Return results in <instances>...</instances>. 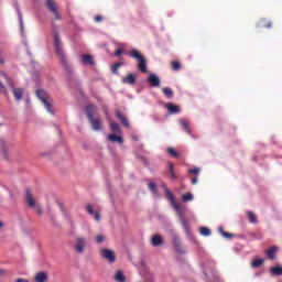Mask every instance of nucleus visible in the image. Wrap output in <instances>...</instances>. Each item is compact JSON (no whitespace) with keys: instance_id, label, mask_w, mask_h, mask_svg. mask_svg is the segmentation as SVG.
I'll list each match as a JSON object with an SVG mask.
<instances>
[{"instance_id":"f257e3e1","label":"nucleus","mask_w":282,"mask_h":282,"mask_svg":"<svg viewBox=\"0 0 282 282\" xmlns=\"http://www.w3.org/2000/svg\"><path fill=\"white\" fill-rule=\"evenodd\" d=\"M6 85H8L12 89L15 100H21L23 98V88H14L12 79H10V77H8L6 73L0 72V91L2 94H8Z\"/></svg>"},{"instance_id":"f03ea898","label":"nucleus","mask_w":282,"mask_h":282,"mask_svg":"<svg viewBox=\"0 0 282 282\" xmlns=\"http://www.w3.org/2000/svg\"><path fill=\"white\" fill-rule=\"evenodd\" d=\"M53 39H54V47L57 56H59L66 69H69V66H67V62H65V52H63V42H61V35L58 34V31H56V29H53Z\"/></svg>"},{"instance_id":"7ed1b4c3","label":"nucleus","mask_w":282,"mask_h":282,"mask_svg":"<svg viewBox=\"0 0 282 282\" xmlns=\"http://www.w3.org/2000/svg\"><path fill=\"white\" fill-rule=\"evenodd\" d=\"M94 111H96V106L88 105L86 107L87 118H88L94 131H100V129H102V120L100 118H94Z\"/></svg>"},{"instance_id":"20e7f679","label":"nucleus","mask_w":282,"mask_h":282,"mask_svg":"<svg viewBox=\"0 0 282 282\" xmlns=\"http://www.w3.org/2000/svg\"><path fill=\"white\" fill-rule=\"evenodd\" d=\"M130 57L134 58V61H138V69L142 74H147V58L143 57L142 53L138 50H132L130 52Z\"/></svg>"},{"instance_id":"39448f33","label":"nucleus","mask_w":282,"mask_h":282,"mask_svg":"<svg viewBox=\"0 0 282 282\" xmlns=\"http://www.w3.org/2000/svg\"><path fill=\"white\" fill-rule=\"evenodd\" d=\"M36 96L43 102L45 109H47V112L54 113V109H52V98L47 95V93L45 90H37Z\"/></svg>"},{"instance_id":"423d86ee","label":"nucleus","mask_w":282,"mask_h":282,"mask_svg":"<svg viewBox=\"0 0 282 282\" xmlns=\"http://www.w3.org/2000/svg\"><path fill=\"white\" fill-rule=\"evenodd\" d=\"M25 202H26L29 208H34L36 210L37 215H43V207H41V205L36 204L34 196H32V191H30V189H25Z\"/></svg>"},{"instance_id":"0eeeda50","label":"nucleus","mask_w":282,"mask_h":282,"mask_svg":"<svg viewBox=\"0 0 282 282\" xmlns=\"http://www.w3.org/2000/svg\"><path fill=\"white\" fill-rule=\"evenodd\" d=\"M85 248H87V238L84 236H77L75 238L74 250L77 254H83V252H85Z\"/></svg>"},{"instance_id":"6e6552de","label":"nucleus","mask_w":282,"mask_h":282,"mask_svg":"<svg viewBox=\"0 0 282 282\" xmlns=\"http://www.w3.org/2000/svg\"><path fill=\"white\" fill-rule=\"evenodd\" d=\"M46 7L47 10H50V12L53 13V17H55L56 21H61V19H63L61 12L58 11V7L56 6V2L54 0H47Z\"/></svg>"},{"instance_id":"1a4fd4ad","label":"nucleus","mask_w":282,"mask_h":282,"mask_svg":"<svg viewBox=\"0 0 282 282\" xmlns=\"http://www.w3.org/2000/svg\"><path fill=\"white\" fill-rule=\"evenodd\" d=\"M165 197L166 199H169L171 206L174 207V210H176V213H182V205L175 202V196L173 195V193H171V191H169V188H165Z\"/></svg>"},{"instance_id":"9d476101","label":"nucleus","mask_w":282,"mask_h":282,"mask_svg":"<svg viewBox=\"0 0 282 282\" xmlns=\"http://www.w3.org/2000/svg\"><path fill=\"white\" fill-rule=\"evenodd\" d=\"M100 254L104 259L109 261V263H116V252L111 249H101Z\"/></svg>"},{"instance_id":"9b49d317","label":"nucleus","mask_w":282,"mask_h":282,"mask_svg":"<svg viewBox=\"0 0 282 282\" xmlns=\"http://www.w3.org/2000/svg\"><path fill=\"white\" fill-rule=\"evenodd\" d=\"M116 117L120 120L121 124L126 127V129H130L131 124L129 123V119L122 113L120 110L116 111Z\"/></svg>"},{"instance_id":"f8f14e48","label":"nucleus","mask_w":282,"mask_h":282,"mask_svg":"<svg viewBox=\"0 0 282 282\" xmlns=\"http://www.w3.org/2000/svg\"><path fill=\"white\" fill-rule=\"evenodd\" d=\"M148 83L151 87H160V77L152 73L149 75Z\"/></svg>"},{"instance_id":"ddd939ff","label":"nucleus","mask_w":282,"mask_h":282,"mask_svg":"<svg viewBox=\"0 0 282 282\" xmlns=\"http://www.w3.org/2000/svg\"><path fill=\"white\" fill-rule=\"evenodd\" d=\"M180 220H181V224H182V227L184 228L185 232H191V227L188 226V219H186V217H184L183 214H181L180 212Z\"/></svg>"},{"instance_id":"4468645a","label":"nucleus","mask_w":282,"mask_h":282,"mask_svg":"<svg viewBox=\"0 0 282 282\" xmlns=\"http://www.w3.org/2000/svg\"><path fill=\"white\" fill-rule=\"evenodd\" d=\"M50 276H47L46 272H37L34 276L35 282H47Z\"/></svg>"},{"instance_id":"2eb2a0df","label":"nucleus","mask_w":282,"mask_h":282,"mask_svg":"<svg viewBox=\"0 0 282 282\" xmlns=\"http://www.w3.org/2000/svg\"><path fill=\"white\" fill-rule=\"evenodd\" d=\"M165 109H167L169 113H180V106L172 102L166 104Z\"/></svg>"},{"instance_id":"dca6fc26","label":"nucleus","mask_w":282,"mask_h":282,"mask_svg":"<svg viewBox=\"0 0 282 282\" xmlns=\"http://www.w3.org/2000/svg\"><path fill=\"white\" fill-rule=\"evenodd\" d=\"M86 210L88 214L95 217V221H100V213L94 212V207L91 205H87Z\"/></svg>"},{"instance_id":"f3484780","label":"nucleus","mask_w":282,"mask_h":282,"mask_svg":"<svg viewBox=\"0 0 282 282\" xmlns=\"http://www.w3.org/2000/svg\"><path fill=\"white\" fill-rule=\"evenodd\" d=\"M123 85H135V75L129 74L122 78Z\"/></svg>"},{"instance_id":"a211bd4d","label":"nucleus","mask_w":282,"mask_h":282,"mask_svg":"<svg viewBox=\"0 0 282 282\" xmlns=\"http://www.w3.org/2000/svg\"><path fill=\"white\" fill-rule=\"evenodd\" d=\"M151 243L154 247L162 246L164 243V239L160 235L152 236Z\"/></svg>"},{"instance_id":"6ab92c4d","label":"nucleus","mask_w":282,"mask_h":282,"mask_svg":"<svg viewBox=\"0 0 282 282\" xmlns=\"http://www.w3.org/2000/svg\"><path fill=\"white\" fill-rule=\"evenodd\" d=\"M83 65H94V57L91 55H82Z\"/></svg>"},{"instance_id":"aec40b11","label":"nucleus","mask_w":282,"mask_h":282,"mask_svg":"<svg viewBox=\"0 0 282 282\" xmlns=\"http://www.w3.org/2000/svg\"><path fill=\"white\" fill-rule=\"evenodd\" d=\"M270 272H271L272 276H282V267L275 265L270 269Z\"/></svg>"},{"instance_id":"412c9836","label":"nucleus","mask_w":282,"mask_h":282,"mask_svg":"<svg viewBox=\"0 0 282 282\" xmlns=\"http://www.w3.org/2000/svg\"><path fill=\"white\" fill-rule=\"evenodd\" d=\"M108 140L110 142H118L119 144H122V142H124V139L122 137H118L116 134H109Z\"/></svg>"},{"instance_id":"4be33fe9","label":"nucleus","mask_w":282,"mask_h":282,"mask_svg":"<svg viewBox=\"0 0 282 282\" xmlns=\"http://www.w3.org/2000/svg\"><path fill=\"white\" fill-rule=\"evenodd\" d=\"M173 246L175 247V249L177 250V252H183V250H182V240H180L178 237H174V239H173Z\"/></svg>"},{"instance_id":"5701e85b","label":"nucleus","mask_w":282,"mask_h":282,"mask_svg":"<svg viewBox=\"0 0 282 282\" xmlns=\"http://www.w3.org/2000/svg\"><path fill=\"white\" fill-rule=\"evenodd\" d=\"M180 124L183 127L184 131H186V133L191 135V127L188 126V121L181 119Z\"/></svg>"},{"instance_id":"b1692460","label":"nucleus","mask_w":282,"mask_h":282,"mask_svg":"<svg viewBox=\"0 0 282 282\" xmlns=\"http://www.w3.org/2000/svg\"><path fill=\"white\" fill-rule=\"evenodd\" d=\"M115 281L124 282L127 281V278L124 276V273L122 271H118L115 275Z\"/></svg>"},{"instance_id":"393cba45","label":"nucleus","mask_w":282,"mask_h":282,"mask_svg":"<svg viewBox=\"0 0 282 282\" xmlns=\"http://www.w3.org/2000/svg\"><path fill=\"white\" fill-rule=\"evenodd\" d=\"M267 257L268 259H274L276 257V247H272L267 250Z\"/></svg>"},{"instance_id":"a878e982","label":"nucleus","mask_w":282,"mask_h":282,"mask_svg":"<svg viewBox=\"0 0 282 282\" xmlns=\"http://www.w3.org/2000/svg\"><path fill=\"white\" fill-rule=\"evenodd\" d=\"M171 67L174 72H180V69H182V64H180L178 61H173Z\"/></svg>"},{"instance_id":"bb28decb","label":"nucleus","mask_w":282,"mask_h":282,"mask_svg":"<svg viewBox=\"0 0 282 282\" xmlns=\"http://www.w3.org/2000/svg\"><path fill=\"white\" fill-rule=\"evenodd\" d=\"M167 153L172 158H180V152L175 148H167Z\"/></svg>"},{"instance_id":"cd10ccee","label":"nucleus","mask_w":282,"mask_h":282,"mask_svg":"<svg viewBox=\"0 0 282 282\" xmlns=\"http://www.w3.org/2000/svg\"><path fill=\"white\" fill-rule=\"evenodd\" d=\"M247 217H248L250 224H257V215L254 213L248 212Z\"/></svg>"},{"instance_id":"c85d7f7f","label":"nucleus","mask_w":282,"mask_h":282,"mask_svg":"<svg viewBox=\"0 0 282 282\" xmlns=\"http://www.w3.org/2000/svg\"><path fill=\"white\" fill-rule=\"evenodd\" d=\"M260 25L261 28H267V30H270V28H272V22L263 19L260 21Z\"/></svg>"},{"instance_id":"c756f323","label":"nucleus","mask_w":282,"mask_h":282,"mask_svg":"<svg viewBox=\"0 0 282 282\" xmlns=\"http://www.w3.org/2000/svg\"><path fill=\"white\" fill-rule=\"evenodd\" d=\"M162 91L166 98H173V89L171 87H165Z\"/></svg>"},{"instance_id":"7c9ffc66","label":"nucleus","mask_w":282,"mask_h":282,"mask_svg":"<svg viewBox=\"0 0 282 282\" xmlns=\"http://www.w3.org/2000/svg\"><path fill=\"white\" fill-rule=\"evenodd\" d=\"M264 261L265 260H263V259L253 260L251 262V267L252 268H261V265H263Z\"/></svg>"},{"instance_id":"2f4dec72","label":"nucleus","mask_w":282,"mask_h":282,"mask_svg":"<svg viewBox=\"0 0 282 282\" xmlns=\"http://www.w3.org/2000/svg\"><path fill=\"white\" fill-rule=\"evenodd\" d=\"M110 130L113 131V133H120V124L110 122Z\"/></svg>"},{"instance_id":"473e14b6","label":"nucleus","mask_w":282,"mask_h":282,"mask_svg":"<svg viewBox=\"0 0 282 282\" xmlns=\"http://www.w3.org/2000/svg\"><path fill=\"white\" fill-rule=\"evenodd\" d=\"M193 193L188 192V193H185L183 196H182V200L183 202H193Z\"/></svg>"},{"instance_id":"72a5a7b5","label":"nucleus","mask_w":282,"mask_h":282,"mask_svg":"<svg viewBox=\"0 0 282 282\" xmlns=\"http://www.w3.org/2000/svg\"><path fill=\"white\" fill-rule=\"evenodd\" d=\"M200 235H203V237L210 236V229L208 227H202L200 228Z\"/></svg>"},{"instance_id":"f704fd0d","label":"nucleus","mask_w":282,"mask_h":282,"mask_svg":"<svg viewBox=\"0 0 282 282\" xmlns=\"http://www.w3.org/2000/svg\"><path fill=\"white\" fill-rule=\"evenodd\" d=\"M149 189L151 191V193H158V184L151 182L149 183Z\"/></svg>"},{"instance_id":"c9c22d12","label":"nucleus","mask_w":282,"mask_h":282,"mask_svg":"<svg viewBox=\"0 0 282 282\" xmlns=\"http://www.w3.org/2000/svg\"><path fill=\"white\" fill-rule=\"evenodd\" d=\"M199 167L188 170V173L192 175H199Z\"/></svg>"},{"instance_id":"e433bc0d","label":"nucleus","mask_w":282,"mask_h":282,"mask_svg":"<svg viewBox=\"0 0 282 282\" xmlns=\"http://www.w3.org/2000/svg\"><path fill=\"white\" fill-rule=\"evenodd\" d=\"M122 54H124V50H122V48H117V51L115 52V56H118V58H120V56H122Z\"/></svg>"},{"instance_id":"4c0bfd02","label":"nucleus","mask_w":282,"mask_h":282,"mask_svg":"<svg viewBox=\"0 0 282 282\" xmlns=\"http://www.w3.org/2000/svg\"><path fill=\"white\" fill-rule=\"evenodd\" d=\"M0 65H6V56H3V52L0 51Z\"/></svg>"},{"instance_id":"58836bf2","label":"nucleus","mask_w":282,"mask_h":282,"mask_svg":"<svg viewBox=\"0 0 282 282\" xmlns=\"http://www.w3.org/2000/svg\"><path fill=\"white\" fill-rule=\"evenodd\" d=\"M97 243H102V241H105V236L102 235H98L96 238Z\"/></svg>"},{"instance_id":"ea45409f","label":"nucleus","mask_w":282,"mask_h":282,"mask_svg":"<svg viewBox=\"0 0 282 282\" xmlns=\"http://www.w3.org/2000/svg\"><path fill=\"white\" fill-rule=\"evenodd\" d=\"M220 232H221L223 237H227L228 239H230V237H232V234L226 232V231H224V229H220Z\"/></svg>"},{"instance_id":"a19ab883","label":"nucleus","mask_w":282,"mask_h":282,"mask_svg":"<svg viewBox=\"0 0 282 282\" xmlns=\"http://www.w3.org/2000/svg\"><path fill=\"white\" fill-rule=\"evenodd\" d=\"M119 67H122V63H117L113 65L112 72H116Z\"/></svg>"},{"instance_id":"79ce46f5","label":"nucleus","mask_w":282,"mask_h":282,"mask_svg":"<svg viewBox=\"0 0 282 282\" xmlns=\"http://www.w3.org/2000/svg\"><path fill=\"white\" fill-rule=\"evenodd\" d=\"M102 21V15H96L95 17V22L100 23Z\"/></svg>"},{"instance_id":"37998d69","label":"nucleus","mask_w":282,"mask_h":282,"mask_svg":"<svg viewBox=\"0 0 282 282\" xmlns=\"http://www.w3.org/2000/svg\"><path fill=\"white\" fill-rule=\"evenodd\" d=\"M169 172H170V173L175 172L174 166H173V163H170V164H169Z\"/></svg>"},{"instance_id":"c03bdc74","label":"nucleus","mask_w":282,"mask_h":282,"mask_svg":"<svg viewBox=\"0 0 282 282\" xmlns=\"http://www.w3.org/2000/svg\"><path fill=\"white\" fill-rule=\"evenodd\" d=\"M172 180H177V174L175 172H170Z\"/></svg>"},{"instance_id":"a18cd8bd","label":"nucleus","mask_w":282,"mask_h":282,"mask_svg":"<svg viewBox=\"0 0 282 282\" xmlns=\"http://www.w3.org/2000/svg\"><path fill=\"white\" fill-rule=\"evenodd\" d=\"M6 228V224H3V220H0V230H3Z\"/></svg>"},{"instance_id":"49530a36","label":"nucleus","mask_w":282,"mask_h":282,"mask_svg":"<svg viewBox=\"0 0 282 282\" xmlns=\"http://www.w3.org/2000/svg\"><path fill=\"white\" fill-rule=\"evenodd\" d=\"M192 184L193 185L197 184V177L192 178Z\"/></svg>"},{"instance_id":"de8ad7c7","label":"nucleus","mask_w":282,"mask_h":282,"mask_svg":"<svg viewBox=\"0 0 282 282\" xmlns=\"http://www.w3.org/2000/svg\"><path fill=\"white\" fill-rule=\"evenodd\" d=\"M15 282H30V281H28L25 279H18Z\"/></svg>"}]
</instances>
